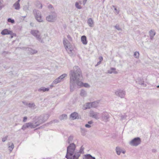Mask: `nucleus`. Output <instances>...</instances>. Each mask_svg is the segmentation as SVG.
<instances>
[{"mask_svg": "<svg viewBox=\"0 0 159 159\" xmlns=\"http://www.w3.org/2000/svg\"><path fill=\"white\" fill-rule=\"evenodd\" d=\"M116 152L118 155H120L121 152V150L120 148L117 147L116 148Z\"/></svg>", "mask_w": 159, "mask_h": 159, "instance_id": "nucleus-33", "label": "nucleus"}, {"mask_svg": "<svg viewBox=\"0 0 159 159\" xmlns=\"http://www.w3.org/2000/svg\"><path fill=\"white\" fill-rule=\"evenodd\" d=\"M28 127L26 123L24 125H23L22 127V129L23 130H25Z\"/></svg>", "mask_w": 159, "mask_h": 159, "instance_id": "nucleus-40", "label": "nucleus"}, {"mask_svg": "<svg viewBox=\"0 0 159 159\" xmlns=\"http://www.w3.org/2000/svg\"><path fill=\"white\" fill-rule=\"evenodd\" d=\"M83 159H95L94 157H92L90 154L85 155L83 158Z\"/></svg>", "mask_w": 159, "mask_h": 159, "instance_id": "nucleus-20", "label": "nucleus"}, {"mask_svg": "<svg viewBox=\"0 0 159 159\" xmlns=\"http://www.w3.org/2000/svg\"><path fill=\"white\" fill-rule=\"evenodd\" d=\"M7 136H6L3 138H2V140L3 142H5L7 139Z\"/></svg>", "mask_w": 159, "mask_h": 159, "instance_id": "nucleus-45", "label": "nucleus"}, {"mask_svg": "<svg viewBox=\"0 0 159 159\" xmlns=\"http://www.w3.org/2000/svg\"><path fill=\"white\" fill-rule=\"evenodd\" d=\"M80 131L83 135H85L86 132V129L84 128H81Z\"/></svg>", "mask_w": 159, "mask_h": 159, "instance_id": "nucleus-32", "label": "nucleus"}, {"mask_svg": "<svg viewBox=\"0 0 159 159\" xmlns=\"http://www.w3.org/2000/svg\"><path fill=\"white\" fill-rule=\"evenodd\" d=\"M115 94L121 98H124L125 95V92L122 89H117L115 92Z\"/></svg>", "mask_w": 159, "mask_h": 159, "instance_id": "nucleus-10", "label": "nucleus"}, {"mask_svg": "<svg viewBox=\"0 0 159 159\" xmlns=\"http://www.w3.org/2000/svg\"><path fill=\"white\" fill-rule=\"evenodd\" d=\"M70 87L71 91H73L76 87V83L79 85L81 84L80 80L83 79L81 70L77 66L73 67V69L70 71Z\"/></svg>", "mask_w": 159, "mask_h": 159, "instance_id": "nucleus-1", "label": "nucleus"}, {"mask_svg": "<svg viewBox=\"0 0 159 159\" xmlns=\"http://www.w3.org/2000/svg\"><path fill=\"white\" fill-rule=\"evenodd\" d=\"M126 116L125 115H122L121 116V120H123V119L126 118Z\"/></svg>", "mask_w": 159, "mask_h": 159, "instance_id": "nucleus-44", "label": "nucleus"}, {"mask_svg": "<svg viewBox=\"0 0 159 159\" xmlns=\"http://www.w3.org/2000/svg\"><path fill=\"white\" fill-rule=\"evenodd\" d=\"M90 115L91 116L96 120L99 119L101 117L99 113L94 112L93 111H90Z\"/></svg>", "mask_w": 159, "mask_h": 159, "instance_id": "nucleus-12", "label": "nucleus"}, {"mask_svg": "<svg viewBox=\"0 0 159 159\" xmlns=\"http://www.w3.org/2000/svg\"><path fill=\"white\" fill-rule=\"evenodd\" d=\"M67 38H68V39L70 40H71V38L70 37V35H68L67 36Z\"/></svg>", "mask_w": 159, "mask_h": 159, "instance_id": "nucleus-54", "label": "nucleus"}, {"mask_svg": "<svg viewBox=\"0 0 159 159\" xmlns=\"http://www.w3.org/2000/svg\"><path fill=\"white\" fill-rule=\"evenodd\" d=\"M108 73L109 74H117V72L116 71V69L114 68H111V69L108 70Z\"/></svg>", "mask_w": 159, "mask_h": 159, "instance_id": "nucleus-24", "label": "nucleus"}, {"mask_svg": "<svg viewBox=\"0 0 159 159\" xmlns=\"http://www.w3.org/2000/svg\"><path fill=\"white\" fill-rule=\"evenodd\" d=\"M67 116L66 114H62L59 117V119L60 120H62L64 119H66L67 118Z\"/></svg>", "mask_w": 159, "mask_h": 159, "instance_id": "nucleus-31", "label": "nucleus"}, {"mask_svg": "<svg viewBox=\"0 0 159 159\" xmlns=\"http://www.w3.org/2000/svg\"><path fill=\"white\" fill-rule=\"evenodd\" d=\"M49 88H45L44 87H42L38 89V91L45 92L46 91H48L49 90Z\"/></svg>", "mask_w": 159, "mask_h": 159, "instance_id": "nucleus-22", "label": "nucleus"}, {"mask_svg": "<svg viewBox=\"0 0 159 159\" xmlns=\"http://www.w3.org/2000/svg\"><path fill=\"white\" fill-rule=\"evenodd\" d=\"M76 7L78 9H81L82 8L81 7L79 4L78 2H76L75 4Z\"/></svg>", "mask_w": 159, "mask_h": 159, "instance_id": "nucleus-35", "label": "nucleus"}, {"mask_svg": "<svg viewBox=\"0 0 159 159\" xmlns=\"http://www.w3.org/2000/svg\"><path fill=\"white\" fill-rule=\"evenodd\" d=\"M80 95L82 97H85L87 95V93L86 91L84 89H81L80 93Z\"/></svg>", "mask_w": 159, "mask_h": 159, "instance_id": "nucleus-27", "label": "nucleus"}, {"mask_svg": "<svg viewBox=\"0 0 159 159\" xmlns=\"http://www.w3.org/2000/svg\"><path fill=\"white\" fill-rule=\"evenodd\" d=\"M33 12L35 16V19L38 21L40 22L43 21L41 13L39 11L36 10H34Z\"/></svg>", "mask_w": 159, "mask_h": 159, "instance_id": "nucleus-8", "label": "nucleus"}, {"mask_svg": "<svg viewBox=\"0 0 159 159\" xmlns=\"http://www.w3.org/2000/svg\"><path fill=\"white\" fill-rule=\"evenodd\" d=\"M82 80H80V82H81V84L80 85H79L77 83H76V86L77 85L78 86L81 87H84L85 88H89L90 87V85L88 83H84L82 81Z\"/></svg>", "mask_w": 159, "mask_h": 159, "instance_id": "nucleus-14", "label": "nucleus"}, {"mask_svg": "<svg viewBox=\"0 0 159 159\" xmlns=\"http://www.w3.org/2000/svg\"><path fill=\"white\" fill-rule=\"evenodd\" d=\"M22 17L24 18H25V17H26V16H22Z\"/></svg>", "mask_w": 159, "mask_h": 159, "instance_id": "nucleus-60", "label": "nucleus"}, {"mask_svg": "<svg viewBox=\"0 0 159 159\" xmlns=\"http://www.w3.org/2000/svg\"><path fill=\"white\" fill-rule=\"evenodd\" d=\"M85 127L86 128H89L91 127V126L89 124H86L85 125Z\"/></svg>", "mask_w": 159, "mask_h": 159, "instance_id": "nucleus-48", "label": "nucleus"}, {"mask_svg": "<svg viewBox=\"0 0 159 159\" xmlns=\"http://www.w3.org/2000/svg\"><path fill=\"white\" fill-rule=\"evenodd\" d=\"M26 124L28 128L30 127L31 128H34L38 126V124H35V123L34 124L30 122L27 123Z\"/></svg>", "mask_w": 159, "mask_h": 159, "instance_id": "nucleus-16", "label": "nucleus"}, {"mask_svg": "<svg viewBox=\"0 0 159 159\" xmlns=\"http://www.w3.org/2000/svg\"><path fill=\"white\" fill-rule=\"evenodd\" d=\"M87 23L89 27H93L94 26V21L92 18H89L88 19Z\"/></svg>", "mask_w": 159, "mask_h": 159, "instance_id": "nucleus-15", "label": "nucleus"}, {"mask_svg": "<svg viewBox=\"0 0 159 159\" xmlns=\"http://www.w3.org/2000/svg\"><path fill=\"white\" fill-rule=\"evenodd\" d=\"M87 0H84L83 1V3L84 5L86 3V2L87 1Z\"/></svg>", "mask_w": 159, "mask_h": 159, "instance_id": "nucleus-56", "label": "nucleus"}, {"mask_svg": "<svg viewBox=\"0 0 159 159\" xmlns=\"http://www.w3.org/2000/svg\"><path fill=\"white\" fill-rule=\"evenodd\" d=\"M139 84L141 85H142L143 87H146V84L144 83V82H140L139 83Z\"/></svg>", "mask_w": 159, "mask_h": 159, "instance_id": "nucleus-46", "label": "nucleus"}, {"mask_svg": "<svg viewBox=\"0 0 159 159\" xmlns=\"http://www.w3.org/2000/svg\"><path fill=\"white\" fill-rule=\"evenodd\" d=\"M73 136H70L68 138L67 140L68 142L69 143H70L72 142V140H73Z\"/></svg>", "mask_w": 159, "mask_h": 159, "instance_id": "nucleus-34", "label": "nucleus"}, {"mask_svg": "<svg viewBox=\"0 0 159 159\" xmlns=\"http://www.w3.org/2000/svg\"><path fill=\"white\" fill-rule=\"evenodd\" d=\"M81 41L82 42V43L84 45L87 44L88 43L86 37L84 35L83 36L81 37Z\"/></svg>", "mask_w": 159, "mask_h": 159, "instance_id": "nucleus-19", "label": "nucleus"}, {"mask_svg": "<svg viewBox=\"0 0 159 159\" xmlns=\"http://www.w3.org/2000/svg\"><path fill=\"white\" fill-rule=\"evenodd\" d=\"M114 10L115 11H116V14H118L119 13V11L117 10V9L115 7L114 8Z\"/></svg>", "mask_w": 159, "mask_h": 159, "instance_id": "nucleus-50", "label": "nucleus"}, {"mask_svg": "<svg viewBox=\"0 0 159 159\" xmlns=\"http://www.w3.org/2000/svg\"><path fill=\"white\" fill-rule=\"evenodd\" d=\"M12 34H10L11 35V38H13L14 36L16 35L15 34L13 33L12 32Z\"/></svg>", "mask_w": 159, "mask_h": 159, "instance_id": "nucleus-51", "label": "nucleus"}, {"mask_svg": "<svg viewBox=\"0 0 159 159\" xmlns=\"http://www.w3.org/2000/svg\"><path fill=\"white\" fill-rule=\"evenodd\" d=\"M48 7L52 11L54 9L53 7L52 6L51 4L49 5L48 6Z\"/></svg>", "mask_w": 159, "mask_h": 159, "instance_id": "nucleus-41", "label": "nucleus"}, {"mask_svg": "<svg viewBox=\"0 0 159 159\" xmlns=\"http://www.w3.org/2000/svg\"><path fill=\"white\" fill-rule=\"evenodd\" d=\"M84 149L82 146L79 150H76L75 145L74 143H70L67 148L65 157L67 159H78L81 154H84Z\"/></svg>", "mask_w": 159, "mask_h": 159, "instance_id": "nucleus-2", "label": "nucleus"}, {"mask_svg": "<svg viewBox=\"0 0 159 159\" xmlns=\"http://www.w3.org/2000/svg\"><path fill=\"white\" fill-rule=\"evenodd\" d=\"M139 53L138 52H136L134 53V56L135 58H139Z\"/></svg>", "mask_w": 159, "mask_h": 159, "instance_id": "nucleus-36", "label": "nucleus"}, {"mask_svg": "<svg viewBox=\"0 0 159 159\" xmlns=\"http://www.w3.org/2000/svg\"><path fill=\"white\" fill-rule=\"evenodd\" d=\"M8 146L9 150L11 151H12L14 148V145L12 143H9L8 144Z\"/></svg>", "mask_w": 159, "mask_h": 159, "instance_id": "nucleus-28", "label": "nucleus"}, {"mask_svg": "<svg viewBox=\"0 0 159 159\" xmlns=\"http://www.w3.org/2000/svg\"><path fill=\"white\" fill-rule=\"evenodd\" d=\"M91 102H88L85 105V109H89L92 107Z\"/></svg>", "mask_w": 159, "mask_h": 159, "instance_id": "nucleus-29", "label": "nucleus"}, {"mask_svg": "<svg viewBox=\"0 0 159 159\" xmlns=\"http://www.w3.org/2000/svg\"><path fill=\"white\" fill-rule=\"evenodd\" d=\"M115 27L116 29L119 30H121V29L119 27V25H117L115 26Z\"/></svg>", "mask_w": 159, "mask_h": 159, "instance_id": "nucleus-42", "label": "nucleus"}, {"mask_svg": "<svg viewBox=\"0 0 159 159\" xmlns=\"http://www.w3.org/2000/svg\"><path fill=\"white\" fill-rule=\"evenodd\" d=\"M22 103L24 105L27 106H28L29 103H28L26 102L25 101H23L22 102Z\"/></svg>", "mask_w": 159, "mask_h": 159, "instance_id": "nucleus-47", "label": "nucleus"}, {"mask_svg": "<svg viewBox=\"0 0 159 159\" xmlns=\"http://www.w3.org/2000/svg\"><path fill=\"white\" fill-rule=\"evenodd\" d=\"M27 50L28 51V53L31 54H36L37 52V50L32 49L30 48H27Z\"/></svg>", "mask_w": 159, "mask_h": 159, "instance_id": "nucleus-18", "label": "nucleus"}, {"mask_svg": "<svg viewBox=\"0 0 159 159\" xmlns=\"http://www.w3.org/2000/svg\"><path fill=\"white\" fill-rule=\"evenodd\" d=\"M101 118V120L106 122L109 121L110 115L108 113L104 112L102 114Z\"/></svg>", "mask_w": 159, "mask_h": 159, "instance_id": "nucleus-9", "label": "nucleus"}, {"mask_svg": "<svg viewBox=\"0 0 159 159\" xmlns=\"http://www.w3.org/2000/svg\"><path fill=\"white\" fill-rule=\"evenodd\" d=\"M67 75L66 74H64L55 79L53 82L52 84H57L63 81L64 78L66 77Z\"/></svg>", "mask_w": 159, "mask_h": 159, "instance_id": "nucleus-11", "label": "nucleus"}, {"mask_svg": "<svg viewBox=\"0 0 159 159\" xmlns=\"http://www.w3.org/2000/svg\"><path fill=\"white\" fill-rule=\"evenodd\" d=\"M78 2H79L80 5L82 4V2L81 1H79Z\"/></svg>", "mask_w": 159, "mask_h": 159, "instance_id": "nucleus-57", "label": "nucleus"}, {"mask_svg": "<svg viewBox=\"0 0 159 159\" xmlns=\"http://www.w3.org/2000/svg\"><path fill=\"white\" fill-rule=\"evenodd\" d=\"M157 88H159V85L157 86Z\"/></svg>", "mask_w": 159, "mask_h": 159, "instance_id": "nucleus-62", "label": "nucleus"}, {"mask_svg": "<svg viewBox=\"0 0 159 159\" xmlns=\"http://www.w3.org/2000/svg\"><path fill=\"white\" fill-rule=\"evenodd\" d=\"M4 7V5L2 1L0 0V10H1Z\"/></svg>", "mask_w": 159, "mask_h": 159, "instance_id": "nucleus-37", "label": "nucleus"}, {"mask_svg": "<svg viewBox=\"0 0 159 159\" xmlns=\"http://www.w3.org/2000/svg\"><path fill=\"white\" fill-rule=\"evenodd\" d=\"M7 21L8 22H11L12 24H13L15 22L14 20L10 18H8L7 20Z\"/></svg>", "mask_w": 159, "mask_h": 159, "instance_id": "nucleus-39", "label": "nucleus"}, {"mask_svg": "<svg viewBox=\"0 0 159 159\" xmlns=\"http://www.w3.org/2000/svg\"><path fill=\"white\" fill-rule=\"evenodd\" d=\"M70 118L72 120L79 118L78 114L76 112H74L70 115Z\"/></svg>", "mask_w": 159, "mask_h": 159, "instance_id": "nucleus-17", "label": "nucleus"}, {"mask_svg": "<svg viewBox=\"0 0 159 159\" xmlns=\"http://www.w3.org/2000/svg\"><path fill=\"white\" fill-rule=\"evenodd\" d=\"M63 43L68 53L70 54L72 53L73 52V48L71 45L70 43L66 38L63 39Z\"/></svg>", "mask_w": 159, "mask_h": 159, "instance_id": "nucleus-3", "label": "nucleus"}, {"mask_svg": "<svg viewBox=\"0 0 159 159\" xmlns=\"http://www.w3.org/2000/svg\"><path fill=\"white\" fill-rule=\"evenodd\" d=\"M37 6L39 8H42V5L41 3L39 2H38L37 3Z\"/></svg>", "mask_w": 159, "mask_h": 159, "instance_id": "nucleus-38", "label": "nucleus"}, {"mask_svg": "<svg viewBox=\"0 0 159 159\" xmlns=\"http://www.w3.org/2000/svg\"><path fill=\"white\" fill-rule=\"evenodd\" d=\"M20 0H18L17 1H16V2H18V3H19L20 2Z\"/></svg>", "mask_w": 159, "mask_h": 159, "instance_id": "nucleus-58", "label": "nucleus"}, {"mask_svg": "<svg viewBox=\"0 0 159 159\" xmlns=\"http://www.w3.org/2000/svg\"><path fill=\"white\" fill-rule=\"evenodd\" d=\"M141 143V140L139 137H136L133 139L129 142V144L131 146L136 147Z\"/></svg>", "mask_w": 159, "mask_h": 159, "instance_id": "nucleus-6", "label": "nucleus"}, {"mask_svg": "<svg viewBox=\"0 0 159 159\" xmlns=\"http://www.w3.org/2000/svg\"><path fill=\"white\" fill-rule=\"evenodd\" d=\"M12 31H11L8 30L7 29H4L1 32V34L3 35L11 34H12Z\"/></svg>", "mask_w": 159, "mask_h": 159, "instance_id": "nucleus-13", "label": "nucleus"}, {"mask_svg": "<svg viewBox=\"0 0 159 159\" xmlns=\"http://www.w3.org/2000/svg\"><path fill=\"white\" fill-rule=\"evenodd\" d=\"M91 103L92 107H96L98 105V102L97 101L92 102Z\"/></svg>", "mask_w": 159, "mask_h": 159, "instance_id": "nucleus-30", "label": "nucleus"}, {"mask_svg": "<svg viewBox=\"0 0 159 159\" xmlns=\"http://www.w3.org/2000/svg\"><path fill=\"white\" fill-rule=\"evenodd\" d=\"M101 61H98V63H97V64L96 65H95L96 66H98V65H99V64H100V63H101Z\"/></svg>", "mask_w": 159, "mask_h": 159, "instance_id": "nucleus-55", "label": "nucleus"}, {"mask_svg": "<svg viewBox=\"0 0 159 159\" xmlns=\"http://www.w3.org/2000/svg\"><path fill=\"white\" fill-rule=\"evenodd\" d=\"M93 122L92 121H89L88 122V123L89 124V125H91L92 124H93Z\"/></svg>", "mask_w": 159, "mask_h": 159, "instance_id": "nucleus-53", "label": "nucleus"}, {"mask_svg": "<svg viewBox=\"0 0 159 159\" xmlns=\"http://www.w3.org/2000/svg\"><path fill=\"white\" fill-rule=\"evenodd\" d=\"M27 120V117L26 116H25L23 118V122H25Z\"/></svg>", "mask_w": 159, "mask_h": 159, "instance_id": "nucleus-49", "label": "nucleus"}, {"mask_svg": "<svg viewBox=\"0 0 159 159\" xmlns=\"http://www.w3.org/2000/svg\"><path fill=\"white\" fill-rule=\"evenodd\" d=\"M50 87H52H52H53V85L52 84V85H50Z\"/></svg>", "mask_w": 159, "mask_h": 159, "instance_id": "nucleus-59", "label": "nucleus"}, {"mask_svg": "<svg viewBox=\"0 0 159 159\" xmlns=\"http://www.w3.org/2000/svg\"><path fill=\"white\" fill-rule=\"evenodd\" d=\"M23 9L24 11H27L28 10V7L27 6H25L23 7Z\"/></svg>", "mask_w": 159, "mask_h": 159, "instance_id": "nucleus-43", "label": "nucleus"}, {"mask_svg": "<svg viewBox=\"0 0 159 159\" xmlns=\"http://www.w3.org/2000/svg\"><path fill=\"white\" fill-rule=\"evenodd\" d=\"M30 33L39 41L41 43H43V39H42L41 33L38 30H31Z\"/></svg>", "mask_w": 159, "mask_h": 159, "instance_id": "nucleus-5", "label": "nucleus"}, {"mask_svg": "<svg viewBox=\"0 0 159 159\" xmlns=\"http://www.w3.org/2000/svg\"><path fill=\"white\" fill-rule=\"evenodd\" d=\"M28 107L33 109H35L36 108V105L33 102L29 103Z\"/></svg>", "mask_w": 159, "mask_h": 159, "instance_id": "nucleus-26", "label": "nucleus"}, {"mask_svg": "<svg viewBox=\"0 0 159 159\" xmlns=\"http://www.w3.org/2000/svg\"><path fill=\"white\" fill-rule=\"evenodd\" d=\"M42 39H43V43H44V40L45 39H47L48 41H49V39L48 37V34L47 33H45L43 35L41 36Z\"/></svg>", "mask_w": 159, "mask_h": 159, "instance_id": "nucleus-25", "label": "nucleus"}, {"mask_svg": "<svg viewBox=\"0 0 159 159\" xmlns=\"http://www.w3.org/2000/svg\"><path fill=\"white\" fill-rule=\"evenodd\" d=\"M149 33L150 38L152 40L153 39V37L155 35L156 33L154 30H151L149 31Z\"/></svg>", "mask_w": 159, "mask_h": 159, "instance_id": "nucleus-23", "label": "nucleus"}, {"mask_svg": "<svg viewBox=\"0 0 159 159\" xmlns=\"http://www.w3.org/2000/svg\"><path fill=\"white\" fill-rule=\"evenodd\" d=\"M49 116L48 114H44L41 115L37 119L35 124H38V126L40 124L45 121L49 118Z\"/></svg>", "mask_w": 159, "mask_h": 159, "instance_id": "nucleus-4", "label": "nucleus"}, {"mask_svg": "<svg viewBox=\"0 0 159 159\" xmlns=\"http://www.w3.org/2000/svg\"><path fill=\"white\" fill-rule=\"evenodd\" d=\"M99 59L100 60L99 61H102L103 60V58L101 56L99 57Z\"/></svg>", "mask_w": 159, "mask_h": 159, "instance_id": "nucleus-52", "label": "nucleus"}, {"mask_svg": "<svg viewBox=\"0 0 159 159\" xmlns=\"http://www.w3.org/2000/svg\"><path fill=\"white\" fill-rule=\"evenodd\" d=\"M46 20L50 22H54L57 19V15L56 13L53 12L51 14L47 16L46 18Z\"/></svg>", "mask_w": 159, "mask_h": 159, "instance_id": "nucleus-7", "label": "nucleus"}, {"mask_svg": "<svg viewBox=\"0 0 159 159\" xmlns=\"http://www.w3.org/2000/svg\"><path fill=\"white\" fill-rule=\"evenodd\" d=\"M13 6L15 9L16 10H19L20 8V5L19 3L16 2L13 5Z\"/></svg>", "mask_w": 159, "mask_h": 159, "instance_id": "nucleus-21", "label": "nucleus"}, {"mask_svg": "<svg viewBox=\"0 0 159 159\" xmlns=\"http://www.w3.org/2000/svg\"><path fill=\"white\" fill-rule=\"evenodd\" d=\"M125 151H123V152H122V153H123V154H124V153H125Z\"/></svg>", "mask_w": 159, "mask_h": 159, "instance_id": "nucleus-61", "label": "nucleus"}]
</instances>
